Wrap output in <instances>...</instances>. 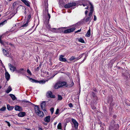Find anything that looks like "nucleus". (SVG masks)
Segmentation results:
<instances>
[{"label":"nucleus","mask_w":130,"mask_h":130,"mask_svg":"<svg viewBox=\"0 0 130 130\" xmlns=\"http://www.w3.org/2000/svg\"><path fill=\"white\" fill-rule=\"evenodd\" d=\"M51 112V113L52 114L54 112V108L53 107H52L50 109Z\"/></svg>","instance_id":"obj_41"},{"label":"nucleus","mask_w":130,"mask_h":130,"mask_svg":"<svg viewBox=\"0 0 130 130\" xmlns=\"http://www.w3.org/2000/svg\"><path fill=\"white\" fill-rule=\"evenodd\" d=\"M41 109L43 110L44 111H46V109H45V107H44V108H41Z\"/></svg>","instance_id":"obj_56"},{"label":"nucleus","mask_w":130,"mask_h":130,"mask_svg":"<svg viewBox=\"0 0 130 130\" xmlns=\"http://www.w3.org/2000/svg\"><path fill=\"white\" fill-rule=\"evenodd\" d=\"M94 10H90V12L89 14V17H87L85 21L86 22L89 21L90 22L92 20L91 16L92 15L93 13Z\"/></svg>","instance_id":"obj_5"},{"label":"nucleus","mask_w":130,"mask_h":130,"mask_svg":"<svg viewBox=\"0 0 130 130\" xmlns=\"http://www.w3.org/2000/svg\"><path fill=\"white\" fill-rule=\"evenodd\" d=\"M46 103L45 101H43L41 104V108H44L45 107Z\"/></svg>","instance_id":"obj_21"},{"label":"nucleus","mask_w":130,"mask_h":130,"mask_svg":"<svg viewBox=\"0 0 130 130\" xmlns=\"http://www.w3.org/2000/svg\"><path fill=\"white\" fill-rule=\"evenodd\" d=\"M46 96L47 97L51 98H55V95L52 94V93L51 91H48L46 93Z\"/></svg>","instance_id":"obj_9"},{"label":"nucleus","mask_w":130,"mask_h":130,"mask_svg":"<svg viewBox=\"0 0 130 130\" xmlns=\"http://www.w3.org/2000/svg\"><path fill=\"white\" fill-rule=\"evenodd\" d=\"M59 109L58 108H57L56 109L55 113L56 114H58L59 113Z\"/></svg>","instance_id":"obj_47"},{"label":"nucleus","mask_w":130,"mask_h":130,"mask_svg":"<svg viewBox=\"0 0 130 130\" xmlns=\"http://www.w3.org/2000/svg\"><path fill=\"white\" fill-rule=\"evenodd\" d=\"M7 23L6 20H5L3 22L0 23V26H3L5 24V23Z\"/></svg>","instance_id":"obj_27"},{"label":"nucleus","mask_w":130,"mask_h":130,"mask_svg":"<svg viewBox=\"0 0 130 130\" xmlns=\"http://www.w3.org/2000/svg\"><path fill=\"white\" fill-rule=\"evenodd\" d=\"M41 64L39 65V66L37 67L36 69H35V70L36 71H38L41 68Z\"/></svg>","instance_id":"obj_31"},{"label":"nucleus","mask_w":130,"mask_h":130,"mask_svg":"<svg viewBox=\"0 0 130 130\" xmlns=\"http://www.w3.org/2000/svg\"><path fill=\"white\" fill-rule=\"evenodd\" d=\"M81 31V29L78 30L77 31H76L75 32V33H76L79 32L80 31Z\"/></svg>","instance_id":"obj_52"},{"label":"nucleus","mask_w":130,"mask_h":130,"mask_svg":"<svg viewBox=\"0 0 130 130\" xmlns=\"http://www.w3.org/2000/svg\"><path fill=\"white\" fill-rule=\"evenodd\" d=\"M64 56L62 55H61L60 56L59 58V60L61 61L65 62L66 61L67 59L65 58H63Z\"/></svg>","instance_id":"obj_12"},{"label":"nucleus","mask_w":130,"mask_h":130,"mask_svg":"<svg viewBox=\"0 0 130 130\" xmlns=\"http://www.w3.org/2000/svg\"><path fill=\"white\" fill-rule=\"evenodd\" d=\"M76 5V4L75 2L68 3L64 5V7L66 8H69L71 7L75 6Z\"/></svg>","instance_id":"obj_7"},{"label":"nucleus","mask_w":130,"mask_h":130,"mask_svg":"<svg viewBox=\"0 0 130 130\" xmlns=\"http://www.w3.org/2000/svg\"><path fill=\"white\" fill-rule=\"evenodd\" d=\"M92 95L93 96V97H94V98H95V99L96 98H97L96 96L95 95V94L94 92H92Z\"/></svg>","instance_id":"obj_44"},{"label":"nucleus","mask_w":130,"mask_h":130,"mask_svg":"<svg viewBox=\"0 0 130 130\" xmlns=\"http://www.w3.org/2000/svg\"><path fill=\"white\" fill-rule=\"evenodd\" d=\"M9 95L11 97L13 100L14 101L16 99V98L15 95L12 94H10Z\"/></svg>","instance_id":"obj_24"},{"label":"nucleus","mask_w":130,"mask_h":130,"mask_svg":"<svg viewBox=\"0 0 130 130\" xmlns=\"http://www.w3.org/2000/svg\"><path fill=\"white\" fill-rule=\"evenodd\" d=\"M27 77L29 79V80L32 83H39L40 84L42 83H45V81L44 80H42L41 81H38L36 80L35 79H33L32 78H30L28 76H27Z\"/></svg>","instance_id":"obj_6"},{"label":"nucleus","mask_w":130,"mask_h":130,"mask_svg":"<svg viewBox=\"0 0 130 130\" xmlns=\"http://www.w3.org/2000/svg\"><path fill=\"white\" fill-rule=\"evenodd\" d=\"M57 128L58 129H61V124L60 123H59L58 126H57Z\"/></svg>","instance_id":"obj_28"},{"label":"nucleus","mask_w":130,"mask_h":130,"mask_svg":"<svg viewBox=\"0 0 130 130\" xmlns=\"http://www.w3.org/2000/svg\"><path fill=\"white\" fill-rule=\"evenodd\" d=\"M43 124L44 125H47V124L46 123H45L44 122H43Z\"/></svg>","instance_id":"obj_55"},{"label":"nucleus","mask_w":130,"mask_h":130,"mask_svg":"<svg viewBox=\"0 0 130 130\" xmlns=\"http://www.w3.org/2000/svg\"><path fill=\"white\" fill-rule=\"evenodd\" d=\"M24 70V69H23V68H21L19 70H20V71H23Z\"/></svg>","instance_id":"obj_60"},{"label":"nucleus","mask_w":130,"mask_h":130,"mask_svg":"<svg viewBox=\"0 0 130 130\" xmlns=\"http://www.w3.org/2000/svg\"><path fill=\"white\" fill-rule=\"evenodd\" d=\"M39 130H43L40 127L39 128Z\"/></svg>","instance_id":"obj_62"},{"label":"nucleus","mask_w":130,"mask_h":130,"mask_svg":"<svg viewBox=\"0 0 130 130\" xmlns=\"http://www.w3.org/2000/svg\"><path fill=\"white\" fill-rule=\"evenodd\" d=\"M74 83L73 81L72 82L71 84L69 85H68V86L69 87H72L74 85Z\"/></svg>","instance_id":"obj_35"},{"label":"nucleus","mask_w":130,"mask_h":130,"mask_svg":"<svg viewBox=\"0 0 130 130\" xmlns=\"http://www.w3.org/2000/svg\"><path fill=\"white\" fill-rule=\"evenodd\" d=\"M3 44H2L4 45L5 44H7L8 45L9 43L8 42H6L4 41H3Z\"/></svg>","instance_id":"obj_43"},{"label":"nucleus","mask_w":130,"mask_h":130,"mask_svg":"<svg viewBox=\"0 0 130 130\" xmlns=\"http://www.w3.org/2000/svg\"><path fill=\"white\" fill-rule=\"evenodd\" d=\"M5 77L7 81H8L10 78V75L6 71L5 73Z\"/></svg>","instance_id":"obj_14"},{"label":"nucleus","mask_w":130,"mask_h":130,"mask_svg":"<svg viewBox=\"0 0 130 130\" xmlns=\"http://www.w3.org/2000/svg\"><path fill=\"white\" fill-rule=\"evenodd\" d=\"M98 124L99 125H100V126L101 127L102 125H101V122H99L98 123Z\"/></svg>","instance_id":"obj_53"},{"label":"nucleus","mask_w":130,"mask_h":130,"mask_svg":"<svg viewBox=\"0 0 130 130\" xmlns=\"http://www.w3.org/2000/svg\"><path fill=\"white\" fill-rule=\"evenodd\" d=\"M92 108L93 109H95L96 108L94 106H92Z\"/></svg>","instance_id":"obj_50"},{"label":"nucleus","mask_w":130,"mask_h":130,"mask_svg":"<svg viewBox=\"0 0 130 130\" xmlns=\"http://www.w3.org/2000/svg\"><path fill=\"white\" fill-rule=\"evenodd\" d=\"M15 110L19 111H22L23 110L22 107L16 105L14 107Z\"/></svg>","instance_id":"obj_11"},{"label":"nucleus","mask_w":130,"mask_h":130,"mask_svg":"<svg viewBox=\"0 0 130 130\" xmlns=\"http://www.w3.org/2000/svg\"><path fill=\"white\" fill-rule=\"evenodd\" d=\"M58 100H61L62 99V96L60 95H58Z\"/></svg>","instance_id":"obj_36"},{"label":"nucleus","mask_w":130,"mask_h":130,"mask_svg":"<svg viewBox=\"0 0 130 130\" xmlns=\"http://www.w3.org/2000/svg\"><path fill=\"white\" fill-rule=\"evenodd\" d=\"M75 58L74 56H72L70 58L69 60L70 61H72L73 60L75 59Z\"/></svg>","instance_id":"obj_45"},{"label":"nucleus","mask_w":130,"mask_h":130,"mask_svg":"<svg viewBox=\"0 0 130 130\" xmlns=\"http://www.w3.org/2000/svg\"><path fill=\"white\" fill-rule=\"evenodd\" d=\"M14 107L10 106L9 104L7 105V108L8 110H12L14 108Z\"/></svg>","instance_id":"obj_19"},{"label":"nucleus","mask_w":130,"mask_h":130,"mask_svg":"<svg viewBox=\"0 0 130 130\" xmlns=\"http://www.w3.org/2000/svg\"><path fill=\"white\" fill-rule=\"evenodd\" d=\"M51 30L52 31L54 32L57 33L58 32L57 30V29L55 28H52Z\"/></svg>","instance_id":"obj_29"},{"label":"nucleus","mask_w":130,"mask_h":130,"mask_svg":"<svg viewBox=\"0 0 130 130\" xmlns=\"http://www.w3.org/2000/svg\"><path fill=\"white\" fill-rule=\"evenodd\" d=\"M28 22L27 21L26 23L23 25L22 26V27H25L27 26L28 25Z\"/></svg>","instance_id":"obj_32"},{"label":"nucleus","mask_w":130,"mask_h":130,"mask_svg":"<svg viewBox=\"0 0 130 130\" xmlns=\"http://www.w3.org/2000/svg\"><path fill=\"white\" fill-rule=\"evenodd\" d=\"M45 22H46V27L48 28H50V26L49 24H48V23H47V21H45Z\"/></svg>","instance_id":"obj_34"},{"label":"nucleus","mask_w":130,"mask_h":130,"mask_svg":"<svg viewBox=\"0 0 130 130\" xmlns=\"http://www.w3.org/2000/svg\"><path fill=\"white\" fill-rule=\"evenodd\" d=\"M5 122H6L7 123L8 126L9 127H10L11 126L10 124V123L9 122L7 121H5Z\"/></svg>","instance_id":"obj_46"},{"label":"nucleus","mask_w":130,"mask_h":130,"mask_svg":"<svg viewBox=\"0 0 130 130\" xmlns=\"http://www.w3.org/2000/svg\"><path fill=\"white\" fill-rule=\"evenodd\" d=\"M27 72L30 75H31L32 74L29 69H28L27 71Z\"/></svg>","instance_id":"obj_39"},{"label":"nucleus","mask_w":130,"mask_h":130,"mask_svg":"<svg viewBox=\"0 0 130 130\" xmlns=\"http://www.w3.org/2000/svg\"><path fill=\"white\" fill-rule=\"evenodd\" d=\"M12 90V88L10 86H9L7 88V90L6 91L7 93H9Z\"/></svg>","instance_id":"obj_25"},{"label":"nucleus","mask_w":130,"mask_h":130,"mask_svg":"<svg viewBox=\"0 0 130 130\" xmlns=\"http://www.w3.org/2000/svg\"><path fill=\"white\" fill-rule=\"evenodd\" d=\"M82 5L84 6H87L89 4L90 5V10H94L93 6L92 4L89 1L87 0H84L82 1Z\"/></svg>","instance_id":"obj_3"},{"label":"nucleus","mask_w":130,"mask_h":130,"mask_svg":"<svg viewBox=\"0 0 130 130\" xmlns=\"http://www.w3.org/2000/svg\"><path fill=\"white\" fill-rule=\"evenodd\" d=\"M35 110L36 113L37 115L41 117H43L44 115L43 113L40 110L38 106L36 105L35 106Z\"/></svg>","instance_id":"obj_4"},{"label":"nucleus","mask_w":130,"mask_h":130,"mask_svg":"<svg viewBox=\"0 0 130 130\" xmlns=\"http://www.w3.org/2000/svg\"><path fill=\"white\" fill-rule=\"evenodd\" d=\"M56 124H57V122H55L54 123V125H55Z\"/></svg>","instance_id":"obj_64"},{"label":"nucleus","mask_w":130,"mask_h":130,"mask_svg":"<svg viewBox=\"0 0 130 130\" xmlns=\"http://www.w3.org/2000/svg\"><path fill=\"white\" fill-rule=\"evenodd\" d=\"M90 29L89 28V30H88L85 36L88 37H89L90 36Z\"/></svg>","instance_id":"obj_23"},{"label":"nucleus","mask_w":130,"mask_h":130,"mask_svg":"<svg viewBox=\"0 0 130 130\" xmlns=\"http://www.w3.org/2000/svg\"><path fill=\"white\" fill-rule=\"evenodd\" d=\"M31 18V15L30 14L28 16V18H27V21L28 22H29V20Z\"/></svg>","instance_id":"obj_42"},{"label":"nucleus","mask_w":130,"mask_h":130,"mask_svg":"<svg viewBox=\"0 0 130 130\" xmlns=\"http://www.w3.org/2000/svg\"><path fill=\"white\" fill-rule=\"evenodd\" d=\"M22 102H24L23 103L26 104L27 105H30L32 104L30 102L25 100H23Z\"/></svg>","instance_id":"obj_22"},{"label":"nucleus","mask_w":130,"mask_h":130,"mask_svg":"<svg viewBox=\"0 0 130 130\" xmlns=\"http://www.w3.org/2000/svg\"><path fill=\"white\" fill-rule=\"evenodd\" d=\"M47 13V15H48V17L49 18H48V19L47 20H46V21H47V23H49V20L50 19V18L51 17V16H50V14H49L48 13H48Z\"/></svg>","instance_id":"obj_38"},{"label":"nucleus","mask_w":130,"mask_h":130,"mask_svg":"<svg viewBox=\"0 0 130 130\" xmlns=\"http://www.w3.org/2000/svg\"><path fill=\"white\" fill-rule=\"evenodd\" d=\"M87 6L85 8L86 9H88L89 8L88 6Z\"/></svg>","instance_id":"obj_57"},{"label":"nucleus","mask_w":130,"mask_h":130,"mask_svg":"<svg viewBox=\"0 0 130 130\" xmlns=\"http://www.w3.org/2000/svg\"><path fill=\"white\" fill-rule=\"evenodd\" d=\"M94 21H95L96 20V16L95 15H94Z\"/></svg>","instance_id":"obj_51"},{"label":"nucleus","mask_w":130,"mask_h":130,"mask_svg":"<svg viewBox=\"0 0 130 130\" xmlns=\"http://www.w3.org/2000/svg\"><path fill=\"white\" fill-rule=\"evenodd\" d=\"M118 69H122V67H118Z\"/></svg>","instance_id":"obj_63"},{"label":"nucleus","mask_w":130,"mask_h":130,"mask_svg":"<svg viewBox=\"0 0 130 130\" xmlns=\"http://www.w3.org/2000/svg\"><path fill=\"white\" fill-rule=\"evenodd\" d=\"M63 86H65L66 87H68L67 83L65 82L59 81L55 84L54 87L55 89H58Z\"/></svg>","instance_id":"obj_1"},{"label":"nucleus","mask_w":130,"mask_h":130,"mask_svg":"<svg viewBox=\"0 0 130 130\" xmlns=\"http://www.w3.org/2000/svg\"><path fill=\"white\" fill-rule=\"evenodd\" d=\"M2 51L4 55L5 56L8 57L10 56L9 53L8 51L3 48L2 49Z\"/></svg>","instance_id":"obj_13"},{"label":"nucleus","mask_w":130,"mask_h":130,"mask_svg":"<svg viewBox=\"0 0 130 130\" xmlns=\"http://www.w3.org/2000/svg\"><path fill=\"white\" fill-rule=\"evenodd\" d=\"M47 13V15H48V17L49 18H48V19L47 20H46V21H47V23H49V20L50 19V18L51 17V16H50V14H49L48 13H48Z\"/></svg>","instance_id":"obj_37"},{"label":"nucleus","mask_w":130,"mask_h":130,"mask_svg":"<svg viewBox=\"0 0 130 130\" xmlns=\"http://www.w3.org/2000/svg\"><path fill=\"white\" fill-rule=\"evenodd\" d=\"M119 127V125L116 124L115 121H112L110 123L109 127V130H117Z\"/></svg>","instance_id":"obj_2"},{"label":"nucleus","mask_w":130,"mask_h":130,"mask_svg":"<svg viewBox=\"0 0 130 130\" xmlns=\"http://www.w3.org/2000/svg\"><path fill=\"white\" fill-rule=\"evenodd\" d=\"M45 11H46L47 13L48 12V9L47 7H46L45 8Z\"/></svg>","instance_id":"obj_49"},{"label":"nucleus","mask_w":130,"mask_h":130,"mask_svg":"<svg viewBox=\"0 0 130 130\" xmlns=\"http://www.w3.org/2000/svg\"><path fill=\"white\" fill-rule=\"evenodd\" d=\"M6 107L5 106L3 107L2 108L0 109V111H4L6 110Z\"/></svg>","instance_id":"obj_30"},{"label":"nucleus","mask_w":130,"mask_h":130,"mask_svg":"<svg viewBox=\"0 0 130 130\" xmlns=\"http://www.w3.org/2000/svg\"><path fill=\"white\" fill-rule=\"evenodd\" d=\"M78 41L82 43H84L85 42L84 41V39L82 38H80L79 39H78Z\"/></svg>","instance_id":"obj_33"},{"label":"nucleus","mask_w":130,"mask_h":130,"mask_svg":"<svg viewBox=\"0 0 130 130\" xmlns=\"http://www.w3.org/2000/svg\"><path fill=\"white\" fill-rule=\"evenodd\" d=\"M9 65L10 67V69L11 71H12L13 72H14L15 71L16 69V67L14 66H12L11 64L9 63Z\"/></svg>","instance_id":"obj_15"},{"label":"nucleus","mask_w":130,"mask_h":130,"mask_svg":"<svg viewBox=\"0 0 130 130\" xmlns=\"http://www.w3.org/2000/svg\"><path fill=\"white\" fill-rule=\"evenodd\" d=\"M26 6L30 7L29 2L26 0H21Z\"/></svg>","instance_id":"obj_16"},{"label":"nucleus","mask_w":130,"mask_h":130,"mask_svg":"<svg viewBox=\"0 0 130 130\" xmlns=\"http://www.w3.org/2000/svg\"><path fill=\"white\" fill-rule=\"evenodd\" d=\"M73 123L75 128H77L78 126V123L76 120L73 118L71 119Z\"/></svg>","instance_id":"obj_10"},{"label":"nucleus","mask_w":130,"mask_h":130,"mask_svg":"<svg viewBox=\"0 0 130 130\" xmlns=\"http://www.w3.org/2000/svg\"><path fill=\"white\" fill-rule=\"evenodd\" d=\"M84 55L85 56V57L84 58V59H83V61H84V60H85L86 59V58L87 57V55L86 54H85V53H83L82 54L80 55L79 56V59L81 58V57H82V56Z\"/></svg>","instance_id":"obj_20"},{"label":"nucleus","mask_w":130,"mask_h":130,"mask_svg":"<svg viewBox=\"0 0 130 130\" xmlns=\"http://www.w3.org/2000/svg\"><path fill=\"white\" fill-rule=\"evenodd\" d=\"M88 12V11L87 10H86L85 11V14L86 15H87V13Z\"/></svg>","instance_id":"obj_54"},{"label":"nucleus","mask_w":130,"mask_h":130,"mask_svg":"<svg viewBox=\"0 0 130 130\" xmlns=\"http://www.w3.org/2000/svg\"><path fill=\"white\" fill-rule=\"evenodd\" d=\"M26 115V113L25 112H20L18 114L19 117H22Z\"/></svg>","instance_id":"obj_18"},{"label":"nucleus","mask_w":130,"mask_h":130,"mask_svg":"<svg viewBox=\"0 0 130 130\" xmlns=\"http://www.w3.org/2000/svg\"><path fill=\"white\" fill-rule=\"evenodd\" d=\"M21 8H22L23 9H24V8H23V7L21 5H20L17 7V10H18L19 9Z\"/></svg>","instance_id":"obj_40"},{"label":"nucleus","mask_w":130,"mask_h":130,"mask_svg":"<svg viewBox=\"0 0 130 130\" xmlns=\"http://www.w3.org/2000/svg\"><path fill=\"white\" fill-rule=\"evenodd\" d=\"M25 11H24V13H25V14H26V9L25 8Z\"/></svg>","instance_id":"obj_58"},{"label":"nucleus","mask_w":130,"mask_h":130,"mask_svg":"<svg viewBox=\"0 0 130 130\" xmlns=\"http://www.w3.org/2000/svg\"><path fill=\"white\" fill-rule=\"evenodd\" d=\"M50 116H47L44 119V121L45 122H50Z\"/></svg>","instance_id":"obj_17"},{"label":"nucleus","mask_w":130,"mask_h":130,"mask_svg":"<svg viewBox=\"0 0 130 130\" xmlns=\"http://www.w3.org/2000/svg\"><path fill=\"white\" fill-rule=\"evenodd\" d=\"M75 29V27H73L70 29H68L64 31L63 33L67 34L72 32L74 31Z\"/></svg>","instance_id":"obj_8"},{"label":"nucleus","mask_w":130,"mask_h":130,"mask_svg":"<svg viewBox=\"0 0 130 130\" xmlns=\"http://www.w3.org/2000/svg\"><path fill=\"white\" fill-rule=\"evenodd\" d=\"M4 34H3L2 35H0V43L1 44H3V41L1 39L3 38L4 37Z\"/></svg>","instance_id":"obj_26"},{"label":"nucleus","mask_w":130,"mask_h":130,"mask_svg":"<svg viewBox=\"0 0 130 130\" xmlns=\"http://www.w3.org/2000/svg\"><path fill=\"white\" fill-rule=\"evenodd\" d=\"M21 71L19 70L18 71V73H22V72H21Z\"/></svg>","instance_id":"obj_61"},{"label":"nucleus","mask_w":130,"mask_h":130,"mask_svg":"<svg viewBox=\"0 0 130 130\" xmlns=\"http://www.w3.org/2000/svg\"><path fill=\"white\" fill-rule=\"evenodd\" d=\"M1 65L3 66V67L4 68L5 67L4 66V64H3V63H2V64H1Z\"/></svg>","instance_id":"obj_59"},{"label":"nucleus","mask_w":130,"mask_h":130,"mask_svg":"<svg viewBox=\"0 0 130 130\" xmlns=\"http://www.w3.org/2000/svg\"><path fill=\"white\" fill-rule=\"evenodd\" d=\"M68 105L71 108H72L73 107V105L71 103H70Z\"/></svg>","instance_id":"obj_48"}]
</instances>
